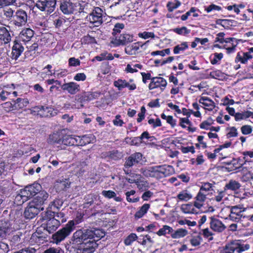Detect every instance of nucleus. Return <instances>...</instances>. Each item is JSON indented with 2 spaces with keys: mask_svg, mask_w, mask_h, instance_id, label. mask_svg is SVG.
<instances>
[{
  "mask_svg": "<svg viewBox=\"0 0 253 253\" xmlns=\"http://www.w3.org/2000/svg\"><path fill=\"white\" fill-rule=\"evenodd\" d=\"M231 163L230 167H224L225 169L229 172L237 170L242 168L240 166L238 162L236 160L235 158H233L231 161Z\"/></svg>",
  "mask_w": 253,
  "mask_h": 253,
  "instance_id": "603ef678",
  "label": "nucleus"
},
{
  "mask_svg": "<svg viewBox=\"0 0 253 253\" xmlns=\"http://www.w3.org/2000/svg\"><path fill=\"white\" fill-rule=\"evenodd\" d=\"M141 173L146 177H155L160 179L159 166L149 167L142 168L140 169Z\"/></svg>",
  "mask_w": 253,
  "mask_h": 253,
  "instance_id": "a211bd4d",
  "label": "nucleus"
},
{
  "mask_svg": "<svg viewBox=\"0 0 253 253\" xmlns=\"http://www.w3.org/2000/svg\"><path fill=\"white\" fill-rule=\"evenodd\" d=\"M10 230L9 224L5 220H0V237L5 238Z\"/></svg>",
  "mask_w": 253,
  "mask_h": 253,
  "instance_id": "f704fd0d",
  "label": "nucleus"
},
{
  "mask_svg": "<svg viewBox=\"0 0 253 253\" xmlns=\"http://www.w3.org/2000/svg\"><path fill=\"white\" fill-rule=\"evenodd\" d=\"M135 183L138 189L141 191H146L150 187L148 182L146 180L137 179Z\"/></svg>",
  "mask_w": 253,
  "mask_h": 253,
  "instance_id": "a18cd8bd",
  "label": "nucleus"
},
{
  "mask_svg": "<svg viewBox=\"0 0 253 253\" xmlns=\"http://www.w3.org/2000/svg\"><path fill=\"white\" fill-rule=\"evenodd\" d=\"M76 138L77 143L76 146H84L90 143L91 142L90 137L86 135H84L82 136H76Z\"/></svg>",
  "mask_w": 253,
  "mask_h": 253,
  "instance_id": "a19ab883",
  "label": "nucleus"
},
{
  "mask_svg": "<svg viewBox=\"0 0 253 253\" xmlns=\"http://www.w3.org/2000/svg\"><path fill=\"white\" fill-rule=\"evenodd\" d=\"M199 102L205 106L204 107L205 109L210 111H212L215 106L214 101L207 96L201 97Z\"/></svg>",
  "mask_w": 253,
  "mask_h": 253,
  "instance_id": "bb28decb",
  "label": "nucleus"
},
{
  "mask_svg": "<svg viewBox=\"0 0 253 253\" xmlns=\"http://www.w3.org/2000/svg\"><path fill=\"white\" fill-rule=\"evenodd\" d=\"M60 10L66 15L73 14L77 7V4L72 2L71 0H60L59 1Z\"/></svg>",
  "mask_w": 253,
  "mask_h": 253,
  "instance_id": "4468645a",
  "label": "nucleus"
},
{
  "mask_svg": "<svg viewBox=\"0 0 253 253\" xmlns=\"http://www.w3.org/2000/svg\"><path fill=\"white\" fill-rule=\"evenodd\" d=\"M175 3L172 1H169L167 4V7L169 12H172L174 9H176L181 4V3L178 0H175Z\"/></svg>",
  "mask_w": 253,
  "mask_h": 253,
  "instance_id": "5fc2aeb1",
  "label": "nucleus"
},
{
  "mask_svg": "<svg viewBox=\"0 0 253 253\" xmlns=\"http://www.w3.org/2000/svg\"><path fill=\"white\" fill-rule=\"evenodd\" d=\"M64 138L62 139V145L66 146H76L77 140L75 135H69L64 132Z\"/></svg>",
  "mask_w": 253,
  "mask_h": 253,
  "instance_id": "2f4dec72",
  "label": "nucleus"
},
{
  "mask_svg": "<svg viewBox=\"0 0 253 253\" xmlns=\"http://www.w3.org/2000/svg\"><path fill=\"white\" fill-rule=\"evenodd\" d=\"M161 117L162 119L165 120L171 127L173 128L176 125V120L174 119L172 116H167L164 113H162Z\"/></svg>",
  "mask_w": 253,
  "mask_h": 253,
  "instance_id": "3c124183",
  "label": "nucleus"
},
{
  "mask_svg": "<svg viewBox=\"0 0 253 253\" xmlns=\"http://www.w3.org/2000/svg\"><path fill=\"white\" fill-rule=\"evenodd\" d=\"M100 93L98 91H84L76 96V100L80 103H84L89 102L96 98H97Z\"/></svg>",
  "mask_w": 253,
  "mask_h": 253,
  "instance_id": "f8f14e48",
  "label": "nucleus"
},
{
  "mask_svg": "<svg viewBox=\"0 0 253 253\" xmlns=\"http://www.w3.org/2000/svg\"><path fill=\"white\" fill-rule=\"evenodd\" d=\"M3 15L5 20L9 22L11 24V21L13 20L15 11L11 7H6L3 9Z\"/></svg>",
  "mask_w": 253,
  "mask_h": 253,
  "instance_id": "72a5a7b5",
  "label": "nucleus"
},
{
  "mask_svg": "<svg viewBox=\"0 0 253 253\" xmlns=\"http://www.w3.org/2000/svg\"><path fill=\"white\" fill-rule=\"evenodd\" d=\"M32 115L40 117L50 118L57 115V110L49 106H36L31 109Z\"/></svg>",
  "mask_w": 253,
  "mask_h": 253,
  "instance_id": "423d86ee",
  "label": "nucleus"
},
{
  "mask_svg": "<svg viewBox=\"0 0 253 253\" xmlns=\"http://www.w3.org/2000/svg\"><path fill=\"white\" fill-rule=\"evenodd\" d=\"M14 104V110L23 109L29 103L27 98H18L16 100H12Z\"/></svg>",
  "mask_w": 253,
  "mask_h": 253,
  "instance_id": "7c9ffc66",
  "label": "nucleus"
},
{
  "mask_svg": "<svg viewBox=\"0 0 253 253\" xmlns=\"http://www.w3.org/2000/svg\"><path fill=\"white\" fill-rule=\"evenodd\" d=\"M159 169L161 178L170 176L175 172L174 169L170 165L159 166Z\"/></svg>",
  "mask_w": 253,
  "mask_h": 253,
  "instance_id": "cd10ccee",
  "label": "nucleus"
},
{
  "mask_svg": "<svg viewBox=\"0 0 253 253\" xmlns=\"http://www.w3.org/2000/svg\"><path fill=\"white\" fill-rule=\"evenodd\" d=\"M40 187V185L38 184L27 186L20 190V194L16 196V198H21L22 200V203H23L36 196L39 191V187Z\"/></svg>",
  "mask_w": 253,
  "mask_h": 253,
  "instance_id": "6e6552de",
  "label": "nucleus"
},
{
  "mask_svg": "<svg viewBox=\"0 0 253 253\" xmlns=\"http://www.w3.org/2000/svg\"><path fill=\"white\" fill-rule=\"evenodd\" d=\"M241 186V184L237 181L233 179H230L224 187V191L231 190L236 191L239 190Z\"/></svg>",
  "mask_w": 253,
  "mask_h": 253,
  "instance_id": "473e14b6",
  "label": "nucleus"
},
{
  "mask_svg": "<svg viewBox=\"0 0 253 253\" xmlns=\"http://www.w3.org/2000/svg\"><path fill=\"white\" fill-rule=\"evenodd\" d=\"M224 36L225 34L223 32H220L218 33L216 35V37L215 38V42H219L220 43H230L235 40L234 38H229L225 39H224Z\"/></svg>",
  "mask_w": 253,
  "mask_h": 253,
  "instance_id": "58836bf2",
  "label": "nucleus"
},
{
  "mask_svg": "<svg viewBox=\"0 0 253 253\" xmlns=\"http://www.w3.org/2000/svg\"><path fill=\"white\" fill-rule=\"evenodd\" d=\"M213 123V120L211 117H209L207 120L203 121L201 124L200 125V127L201 129H210V126Z\"/></svg>",
  "mask_w": 253,
  "mask_h": 253,
  "instance_id": "69168bd1",
  "label": "nucleus"
},
{
  "mask_svg": "<svg viewBox=\"0 0 253 253\" xmlns=\"http://www.w3.org/2000/svg\"><path fill=\"white\" fill-rule=\"evenodd\" d=\"M213 57H212L211 55L210 56V62L212 65H215L217 64L219 61L222 59L223 54L222 53L215 52L213 54Z\"/></svg>",
  "mask_w": 253,
  "mask_h": 253,
  "instance_id": "864d4df0",
  "label": "nucleus"
},
{
  "mask_svg": "<svg viewBox=\"0 0 253 253\" xmlns=\"http://www.w3.org/2000/svg\"><path fill=\"white\" fill-rule=\"evenodd\" d=\"M172 31L178 35H186L190 33V30L188 29L186 27L183 26L181 28H174Z\"/></svg>",
  "mask_w": 253,
  "mask_h": 253,
  "instance_id": "e2e57ef3",
  "label": "nucleus"
},
{
  "mask_svg": "<svg viewBox=\"0 0 253 253\" xmlns=\"http://www.w3.org/2000/svg\"><path fill=\"white\" fill-rule=\"evenodd\" d=\"M173 232V229L171 227L167 225H164L162 228L156 232V234L159 236H166L167 234L170 235L171 236V234Z\"/></svg>",
  "mask_w": 253,
  "mask_h": 253,
  "instance_id": "4c0bfd02",
  "label": "nucleus"
},
{
  "mask_svg": "<svg viewBox=\"0 0 253 253\" xmlns=\"http://www.w3.org/2000/svg\"><path fill=\"white\" fill-rule=\"evenodd\" d=\"M138 237L135 233H131L124 240V244L126 246H129L135 241L137 240Z\"/></svg>",
  "mask_w": 253,
  "mask_h": 253,
  "instance_id": "13d9d810",
  "label": "nucleus"
},
{
  "mask_svg": "<svg viewBox=\"0 0 253 253\" xmlns=\"http://www.w3.org/2000/svg\"><path fill=\"white\" fill-rule=\"evenodd\" d=\"M62 89L71 95H75L80 90V85L77 83L71 82L61 85Z\"/></svg>",
  "mask_w": 253,
  "mask_h": 253,
  "instance_id": "412c9836",
  "label": "nucleus"
},
{
  "mask_svg": "<svg viewBox=\"0 0 253 253\" xmlns=\"http://www.w3.org/2000/svg\"><path fill=\"white\" fill-rule=\"evenodd\" d=\"M188 234V231L183 228H179L176 230H174L171 234L172 239H178L185 237Z\"/></svg>",
  "mask_w": 253,
  "mask_h": 253,
  "instance_id": "c03bdc74",
  "label": "nucleus"
},
{
  "mask_svg": "<svg viewBox=\"0 0 253 253\" xmlns=\"http://www.w3.org/2000/svg\"><path fill=\"white\" fill-rule=\"evenodd\" d=\"M1 107L2 110L8 113L12 110H14V104L10 101H7L1 104Z\"/></svg>",
  "mask_w": 253,
  "mask_h": 253,
  "instance_id": "bf43d9fd",
  "label": "nucleus"
},
{
  "mask_svg": "<svg viewBox=\"0 0 253 253\" xmlns=\"http://www.w3.org/2000/svg\"><path fill=\"white\" fill-rule=\"evenodd\" d=\"M150 207V205L149 204H144L143 205L139 210L135 212L134 214L135 218L136 219L141 218L145 213H147Z\"/></svg>",
  "mask_w": 253,
  "mask_h": 253,
  "instance_id": "79ce46f5",
  "label": "nucleus"
},
{
  "mask_svg": "<svg viewBox=\"0 0 253 253\" xmlns=\"http://www.w3.org/2000/svg\"><path fill=\"white\" fill-rule=\"evenodd\" d=\"M167 85V82L165 79L161 77H153L152 81L148 85L149 90H153L156 88H160L162 91H163Z\"/></svg>",
  "mask_w": 253,
  "mask_h": 253,
  "instance_id": "dca6fc26",
  "label": "nucleus"
},
{
  "mask_svg": "<svg viewBox=\"0 0 253 253\" xmlns=\"http://www.w3.org/2000/svg\"><path fill=\"white\" fill-rule=\"evenodd\" d=\"M87 167V164L85 160L79 162L74 169L75 175L78 177L83 176L86 171Z\"/></svg>",
  "mask_w": 253,
  "mask_h": 253,
  "instance_id": "c85d7f7f",
  "label": "nucleus"
},
{
  "mask_svg": "<svg viewBox=\"0 0 253 253\" xmlns=\"http://www.w3.org/2000/svg\"><path fill=\"white\" fill-rule=\"evenodd\" d=\"M253 57V47H251L247 52L240 51L238 52L235 58V62L236 63H240L243 64H246L249 60L252 59Z\"/></svg>",
  "mask_w": 253,
  "mask_h": 253,
  "instance_id": "2eb2a0df",
  "label": "nucleus"
},
{
  "mask_svg": "<svg viewBox=\"0 0 253 253\" xmlns=\"http://www.w3.org/2000/svg\"><path fill=\"white\" fill-rule=\"evenodd\" d=\"M63 129L59 130L49 135L47 142L50 145H62V139L64 138Z\"/></svg>",
  "mask_w": 253,
  "mask_h": 253,
  "instance_id": "6ab92c4d",
  "label": "nucleus"
},
{
  "mask_svg": "<svg viewBox=\"0 0 253 253\" xmlns=\"http://www.w3.org/2000/svg\"><path fill=\"white\" fill-rule=\"evenodd\" d=\"M53 213L48 210L42 216V219L46 221L42 226L49 233H53L60 225V221L52 217Z\"/></svg>",
  "mask_w": 253,
  "mask_h": 253,
  "instance_id": "20e7f679",
  "label": "nucleus"
},
{
  "mask_svg": "<svg viewBox=\"0 0 253 253\" xmlns=\"http://www.w3.org/2000/svg\"><path fill=\"white\" fill-rule=\"evenodd\" d=\"M103 10L99 7H94L91 12L86 16V19L95 27L100 26L103 22Z\"/></svg>",
  "mask_w": 253,
  "mask_h": 253,
  "instance_id": "1a4fd4ad",
  "label": "nucleus"
},
{
  "mask_svg": "<svg viewBox=\"0 0 253 253\" xmlns=\"http://www.w3.org/2000/svg\"><path fill=\"white\" fill-rule=\"evenodd\" d=\"M188 48V44L187 42H183L180 44H178L174 47L173 53L175 54H179L180 51H184Z\"/></svg>",
  "mask_w": 253,
  "mask_h": 253,
  "instance_id": "09e8293b",
  "label": "nucleus"
},
{
  "mask_svg": "<svg viewBox=\"0 0 253 253\" xmlns=\"http://www.w3.org/2000/svg\"><path fill=\"white\" fill-rule=\"evenodd\" d=\"M210 228L216 232H222L226 227L221 221L213 216L210 217Z\"/></svg>",
  "mask_w": 253,
  "mask_h": 253,
  "instance_id": "5701e85b",
  "label": "nucleus"
},
{
  "mask_svg": "<svg viewBox=\"0 0 253 253\" xmlns=\"http://www.w3.org/2000/svg\"><path fill=\"white\" fill-rule=\"evenodd\" d=\"M143 154L140 152H135L131 154L128 157L126 158V161L124 164V170L126 174H129L131 170L130 168L133 166H136L139 164H142Z\"/></svg>",
  "mask_w": 253,
  "mask_h": 253,
  "instance_id": "39448f33",
  "label": "nucleus"
},
{
  "mask_svg": "<svg viewBox=\"0 0 253 253\" xmlns=\"http://www.w3.org/2000/svg\"><path fill=\"white\" fill-rule=\"evenodd\" d=\"M97 196L94 193H90L84 196V208H87L92 205L94 201L96 200Z\"/></svg>",
  "mask_w": 253,
  "mask_h": 253,
  "instance_id": "c9c22d12",
  "label": "nucleus"
},
{
  "mask_svg": "<svg viewBox=\"0 0 253 253\" xmlns=\"http://www.w3.org/2000/svg\"><path fill=\"white\" fill-rule=\"evenodd\" d=\"M237 46V43L234 44L233 42L230 43H226L223 46V48L226 50L227 54H230L234 53L236 50V47Z\"/></svg>",
  "mask_w": 253,
  "mask_h": 253,
  "instance_id": "680f3d73",
  "label": "nucleus"
},
{
  "mask_svg": "<svg viewBox=\"0 0 253 253\" xmlns=\"http://www.w3.org/2000/svg\"><path fill=\"white\" fill-rule=\"evenodd\" d=\"M139 49V46L137 43L135 42L131 45L127 46L125 49V52L128 55H134Z\"/></svg>",
  "mask_w": 253,
  "mask_h": 253,
  "instance_id": "37998d69",
  "label": "nucleus"
},
{
  "mask_svg": "<svg viewBox=\"0 0 253 253\" xmlns=\"http://www.w3.org/2000/svg\"><path fill=\"white\" fill-rule=\"evenodd\" d=\"M250 248L249 244H244V242L241 240H232L226 243L222 249L220 253H242L247 251Z\"/></svg>",
  "mask_w": 253,
  "mask_h": 253,
  "instance_id": "f03ea898",
  "label": "nucleus"
},
{
  "mask_svg": "<svg viewBox=\"0 0 253 253\" xmlns=\"http://www.w3.org/2000/svg\"><path fill=\"white\" fill-rule=\"evenodd\" d=\"M133 40V36L132 35L124 33L121 34L116 39H113L111 41V43L113 45L114 47H117L119 45H126L128 43L131 42Z\"/></svg>",
  "mask_w": 253,
  "mask_h": 253,
  "instance_id": "ddd939ff",
  "label": "nucleus"
},
{
  "mask_svg": "<svg viewBox=\"0 0 253 253\" xmlns=\"http://www.w3.org/2000/svg\"><path fill=\"white\" fill-rule=\"evenodd\" d=\"M24 49V46L22 45L20 42L15 40L12 47V51L10 56L11 58L16 60L23 52Z\"/></svg>",
  "mask_w": 253,
  "mask_h": 253,
  "instance_id": "aec40b11",
  "label": "nucleus"
},
{
  "mask_svg": "<svg viewBox=\"0 0 253 253\" xmlns=\"http://www.w3.org/2000/svg\"><path fill=\"white\" fill-rule=\"evenodd\" d=\"M56 0H38L35 6L42 12L50 14L55 9Z\"/></svg>",
  "mask_w": 253,
  "mask_h": 253,
  "instance_id": "9d476101",
  "label": "nucleus"
},
{
  "mask_svg": "<svg viewBox=\"0 0 253 253\" xmlns=\"http://www.w3.org/2000/svg\"><path fill=\"white\" fill-rule=\"evenodd\" d=\"M28 21L27 12L22 8H18L16 11L11 25L15 28H21L24 26Z\"/></svg>",
  "mask_w": 253,
  "mask_h": 253,
  "instance_id": "0eeeda50",
  "label": "nucleus"
},
{
  "mask_svg": "<svg viewBox=\"0 0 253 253\" xmlns=\"http://www.w3.org/2000/svg\"><path fill=\"white\" fill-rule=\"evenodd\" d=\"M102 195L108 199L114 198L116 202H120L123 200L120 196H116V193L112 190H103Z\"/></svg>",
  "mask_w": 253,
  "mask_h": 253,
  "instance_id": "e433bc0d",
  "label": "nucleus"
},
{
  "mask_svg": "<svg viewBox=\"0 0 253 253\" xmlns=\"http://www.w3.org/2000/svg\"><path fill=\"white\" fill-rule=\"evenodd\" d=\"M81 40L82 43L84 44H92L97 43L95 38L90 36L89 34L84 36Z\"/></svg>",
  "mask_w": 253,
  "mask_h": 253,
  "instance_id": "8fccbe9b",
  "label": "nucleus"
},
{
  "mask_svg": "<svg viewBox=\"0 0 253 253\" xmlns=\"http://www.w3.org/2000/svg\"><path fill=\"white\" fill-rule=\"evenodd\" d=\"M11 37L8 29L3 26L0 27V46L9 43Z\"/></svg>",
  "mask_w": 253,
  "mask_h": 253,
  "instance_id": "393cba45",
  "label": "nucleus"
},
{
  "mask_svg": "<svg viewBox=\"0 0 253 253\" xmlns=\"http://www.w3.org/2000/svg\"><path fill=\"white\" fill-rule=\"evenodd\" d=\"M125 28V25L123 23H116L113 29L112 35L114 37V39L118 38L120 36L121 30Z\"/></svg>",
  "mask_w": 253,
  "mask_h": 253,
  "instance_id": "de8ad7c7",
  "label": "nucleus"
},
{
  "mask_svg": "<svg viewBox=\"0 0 253 253\" xmlns=\"http://www.w3.org/2000/svg\"><path fill=\"white\" fill-rule=\"evenodd\" d=\"M202 238L200 236L192 237L189 241L191 245L193 247H197L200 245Z\"/></svg>",
  "mask_w": 253,
  "mask_h": 253,
  "instance_id": "338daca9",
  "label": "nucleus"
},
{
  "mask_svg": "<svg viewBox=\"0 0 253 253\" xmlns=\"http://www.w3.org/2000/svg\"><path fill=\"white\" fill-rule=\"evenodd\" d=\"M18 85H17L18 86ZM16 84H11L3 86V88L0 92V99L5 101L8 96L11 93L12 90L16 88Z\"/></svg>",
  "mask_w": 253,
  "mask_h": 253,
  "instance_id": "a878e982",
  "label": "nucleus"
},
{
  "mask_svg": "<svg viewBox=\"0 0 253 253\" xmlns=\"http://www.w3.org/2000/svg\"><path fill=\"white\" fill-rule=\"evenodd\" d=\"M135 139H138L139 142L141 143V141L144 139H149L150 141H152L155 139V137L154 136H150L149 132L147 131H145L140 136L135 137Z\"/></svg>",
  "mask_w": 253,
  "mask_h": 253,
  "instance_id": "052dcab7",
  "label": "nucleus"
},
{
  "mask_svg": "<svg viewBox=\"0 0 253 253\" xmlns=\"http://www.w3.org/2000/svg\"><path fill=\"white\" fill-rule=\"evenodd\" d=\"M207 195L203 192L199 190L195 197L196 201L194 202V206L198 209H201L204 205V203L207 198Z\"/></svg>",
  "mask_w": 253,
  "mask_h": 253,
  "instance_id": "c756f323",
  "label": "nucleus"
},
{
  "mask_svg": "<svg viewBox=\"0 0 253 253\" xmlns=\"http://www.w3.org/2000/svg\"><path fill=\"white\" fill-rule=\"evenodd\" d=\"M35 32L30 28H24L18 35L19 41H22L25 43L30 42L33 38Z\"/></svg>",
  "mask_w": 253,
  "mask_h": 253,
  "instance_id": "4be33fe9",
  "label": "nucleus"
},
{
  "mask_svg": "<svg viewBox=\"0 0 253 253\" xmlns=\"http://www.w3.org/2000/svg\"><path fill=\"white\" fill-rule=\"evenodd\" d=\"M63 204L62 200L56 199L49 205L48 210L50 211H58Z\"/></svg>",
  "mask_w": 253,
  "mask_h": 253,
  "instance_id": "ea45409f",
  "label": "nucleus"
},
{
  "mask_svg": "<svg viewBox=\"0 0 253 253\" xmlns=\"http://www.w3.org/2000/svg\"><path fill=\"white\" fill-rule=\"evenodd\" d=\"M107 156L113 160H118L121 158V154L118 150H114L107 152Z\"/></svg>",
  "mask_w": 253,
  "mask_h": 253,
  "instance_id": "6e6d98bb",
  "label": "nucleus"
},
{
  "mask_svg": "<svg viewBox=\"0 0 253 253\" xmlns=\"http://www.w3.org/2000/svg\"><path fill=\"white\" fill-rule=\"evenodd\" d=\"M37 195V196L31 202L34 203V204L36 205V206L40 207V208H43L42 206L48 197V193L44 191H40L39 190Z\"/></svg>",
  "mask_w": 253,
  "mask_h": 253,
  "instance_id": "b1692460",
  "label": "nucleus"
},
{
  "mask_svg": "<svg viewBox=\"0 0 253 253\" xmlns=\"http://www.w3.org/2000/svg\"><path fill=\"white\" fill-rule=\"evenodd\" d=\"M104 236V232L98 228H82L74 233L71 244L77 253H92L97 246L96 242Z\"/></svg>",
  "mask_w": 253,
  "mask_h": 253,
  "instance_id": "f257e3e1",
  "label": "nucleus"
},
{
  "mask_svg": "<svg viewBox=\"0 0 253 253\" xmlns=\"http://www.w3.org/2000/svg\"><path fill=\"white\" fill-rule=\"evenodd\" d=\"M230 209L229 219L234 222H238L244 218V216L243 213L247 210V208H244L243 205H238L234 206H229Z\"/></svg>",
  "mask_w": 253,
  "mask_h": 253,
  "instance_id": "9b49d317",
  "label": "nucleus"
},
{
  "mask_svg": "<svg viewBox=\"0 0 253 253\" xmlns=\"http://www.w3.org/2000/svg\"><path fill=\"white\" fill-rule=\"evenodd\" d=\"M43 208L36 206L34 203L30 202L24 211L25 217L27 219H32L35 217Z\"/></svg>",
  "mask_w": 253,
  "mask_h": 253,
  "instance_id": "f3484780",
  "label": "nucleus"
},
{
  "mask_svg": "<svg viewBox=\"0 0 253 253\" xmlns=\"http://www.w3.org/2000/svg\"><path fill=\"white\" fill-rule=\"evenodd\" d=\"M114 85L117 87L118 90H121L126 87L127 82L125 80L118 79L114 82Z\"/></svg>",
  "mask_w": 253,
  "mask_h": 253,
  "instance_id": "4d7b16f0",
  "label": "nucleus"
},
{
  "mask_svg": "<svg viewBox=\"0 0 253 253\" xmlns=\"http://www.w3.org/2000/svg\"><path fill=\"white\" fill-rule=\"evenodd\" d=\"M177 198L180 201H187L191 198V196L186 190H183L177 195Z\"/></svg>",
  "mask_w": 253,
  "mask_h": 253,
  "instance_id": "774afa93",
  "label": "nucleus"
},
{
  "mask_svg": "<svg viewBox=\"0 0 253 253\" xmlns=\"http://www.w3.org/2000/svg\"><path fill=\"white\" fill-rule=\"evenodd\" d=\"M194 207L195 206L192 204H182L180 209L185 213H194L196 212V211Z\"/></svg>",
  "mask_w": 253,
  "mask_h": 253,
  "instance_id": "49530a36",
  "label": "nucleus"
},
{
  "mask_svg": "<svg viewBox=\"0 0 253 253\" xmlns=\"http://www.w3.org/2000/svg\"><path fill=\"white\" fill-rule=\"evenodd\" d=\"M212 187V184L209 182H204L200 187V191L203 192L206 195H208L209 191L211 190Z\"/></svg>",
  "mask_w": 253,
  "mask_h": 253,
  "instance_id": "0e129e2a",
  "label": "nucleus"
},
{
  "mask_svg": "<svg viewBox=\"0 0 253 253\" xmlns=\"http://www.w3.org/2000/svg\"><path fill=\"white\" fill-rule=\"evenodd\" d=\"M75 223L73 220H70L65 226L52 234L51 242L59 244L65 240L75 229Z\"/></svg>",
  "mask_w": 253,
  "mask_h": 253,
  "instance_id": "7ed1b4c3",
  "label": "nucleus"
}]
</instances>
